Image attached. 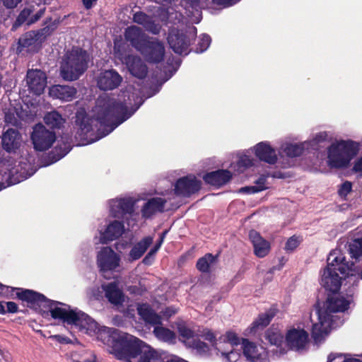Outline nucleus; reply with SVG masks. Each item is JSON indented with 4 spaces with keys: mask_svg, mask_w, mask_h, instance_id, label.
<instances>
[{
    "mask_svg": "<svg viewBox=\"0 0 362 362\" xmlns=\"http://www.w3.org/2000/svg\"><path fill=\"white\" fill-rule=\"evenodd\" d=\"M132 87L117 95L100 97L93 110L95 119H91L83 111L76 115L78 136L93 143L112 132L119 124L129 118L142 104Z\"/></svg>",
    "mask_w": 362,
    "mask_h": 362,
    "instance_id": "f257e3e1",
    "label": "nucleus"
},
{
    "mask_svg": "<svg viewBox=\"0 0 362 362\" xmlns=\"http://www.w3.org/2000/svg\"><path fill=\"white\" fill-rule=\"evenodd\" d=\"M21 298L28 301L30 308L46 317L50 313L52 318L62 320L70 325H74L81 332L90 336H95L108 346L113 345V336L124 334L106 327L100 326L93 319L77 309H72L68 305L57 301H52L43 295L33 291L21 293Z\"/></svg>",
    "mask_w": 362,
    "mask_h": 362,
    "instance_id": "f03ea898",
    "label": "nucleus"
},
{
    "mask_svg": "<svg viewBox=\"0 0 362 362\" xmlns=\"http://www.w3.org/2000/svg\"><path fill=\"white\" fill-rule=\"evenodd\" d=\"M352 302L351 296H344L333 293L326 301L317 304L310 313V320L313 323L311 335L317 344L322 343L334 327V313L344 312Z\"/></svg>",
    "mask_w": 362,
    "mask_h": 362,
    "instance_id": "7ed1b4c3",
    "label": "nucleus"
},
{
    "mask_svg": "<svg viewBox=\"0 0 362 362\" xmlns=\"http://www.w3.org/2000/svg\"><path fill=\"white\" fill-rule=\"evenodd\" d=\"M114 344L110 346V353L117 358L126 362H133L139 356V362H163L165 354L127 333L113 336Z\"/></svg>",
    "mask_w": 362,
    "mask_h": 362,
    "instance_id": "20e7f679",
    "label": "nucleus"
},
{
    "mask_svg": "<svg viewBox=\"0 0 362 362\" xmlns=\"http://www.w3.org/2000/svg\"><path fill=\"white\" fill-rule=\"evenodd\" d=\"M360 146L358 142L351 139L335 140L327 148V165L334 169L347 168L359 152Z\"/></svg>",
    "mask_w": 362,
    "mask_h": 362,
    "instance_id": "39448f33",
    "label": "nucleus"
},
{
    "mask_svg": "<svg viewBox=\"0 0 362 362\" xmlns=\"http://www.w3.org/2000/svg\"><path fill=\"white\" fill-rule=\"evenodd\" d=\"M89 56L88 53L79 48H74L68 52L64 57L60 74L66 81H74L86 70Z\"/></svg>",
    "mask_w": 362,
    "mask_h": 362,
    "instance_id": "423d86ee",
    "label": "nucleus"
},
{
    "mask_svg": "<svg viewBox=\"0 0 362 362\" xmlns=\"http://www.w3.org/2000/svg\"><path fill=\"white\" fill-rule=\"evenodd\" d=\"M135 200L130 197H117L108 201L110 214L116 218H125L127 225L133 227L139 216L135 212Z\"/></svg>",
    "mask_w": 362,
    "mask_h": 362,
    "instance_id": "0eeeda50",
    "label": "nucleus"
},
{
    "mask_svg": "<svg viewBox=\"0 0 362 362\" xmlns=\"http://www.w3.org/2000/svg\"><path fill=\"white\" fill-rule=\"evenodd\" d=\"M242 339L233 332L229 331L221 335L215 344V348L226 362H236L240 356L236 349L241 344Z\"/></svg>",
    "mask_w": 362,
    "mask_h": 362,
    "instance_id": "6e6552de",
    "label": "nucleus"
},
{
    "mask_svg": "<svg viewBox=\"0 0 362 362\" xmlns=\"http://www.w3.org/2000/svg\"><path fill=\"white\" fill-rule=\"evenodd\" d=\"M121 262V256L111 247H103L97 254V265L105 278L109 279L114 272H119Z\"/></svg>",
    "mask_w": 362,
    "mask_h": 362,
    "instance_id": "1a4fd4ad",
    "label": "nucleus"
},
{
    "mask_svg": "<svg viewBox=\"0 0 362 362\" xmlns=\"http://www.w3.org/2000/svg\"><path fill=\"white\" fill-rule=\"evenodd\" d=\"M309 341V334L301 325L298 323L289 326L285 332V348L288 350H303Z\"/></svg>",
    "mask_w": 362,
    "mask_h": 362,
    "instance_id": "9d476101",
    "label": "nucleus"
},
{
    "mask_svg": "<svg viewBox=\"0 0 362 362\" xmlns=\"http://www.w3.org/2000/svg\"><path fill=\"white\" fill-rule=\"evenodd\" d=\"M326 267L338 271L344 277L357 274L355 264L347 261L345 253L339 248L329 252Z\"/></svg>",
    "mask_w": 362,
    "mask_h": 362,
    "instance_id": "9b49d317",
    "label": "nucleus"
},
{
    "mask_svg": "<svg viewBox=\"0 0 362 362\" xmlns=\"http://www.w3.org/2000/svg\"><path fill=\"white\" fill-rule=\"evenodd\" d=\"M196 34L197 29L194 27L190 28L189 35L187 36H184L178 30L173 29L168 35V41L170 47L175 53L187 54L190 39H193Z\"/></svg>",
    "mask_w": 362,
    "mask_h": 362,
    "instance_id": "f8f14e48",
    "label": "nucleus"
},
{
    "mask_svg": "<svg viewBox=\"0 0 362 362\" xmlns=\"http://www.w3.org/2000/svg\"><path fill=\"white\" fill-rule=\"evenodd\" d=\"M31 139L34 148L37 151H42L51 147L56 139V136L44 125L38 124L33 128Z\"/></svg>",
    "mask_w": 362,
    "mask_h": 362,
    "instance_id": "ddd939ff",
    "label": "nucleus"
},
{
    "mask_svg": "<svg viewBox=\"0 0 362 362\" xmlns=\"http://www.w3.org/2000/svg\"><path fill=\"white\" fill-rule=\"evenodd\" d=\"M125 228L122 222L113 221L110 222L106 228L98 231L94 238L95 244H107L118 239L124 233Z\"/></svg>",
    "mask_w": 362,
    "mask_h": 362,
    "instance_id": "4468645a",
    "label": "nucleus"
},
{
    "mask_svg": "<svg viewBox=\"0 0 362 362\" xmlns=\"http://www.w3.org/2000/svg\"><path fill=\"white\" fill-rule=\"evenodd\" d=\"M139 52L145 59L152 63H158L163 59L165 47L163 44L156 38H148Z\"/></svg>",
    "mask_w": 362,
    "mask_h": 362,
    "instance_id": "2eb2a0df",
    "label": "nucleus"
},
{
    "mask_svg": "<svg viewBox=\"0 0 362 362\" xmlns=\"http://www.w3.org/2000/svg\"><path fill=\"white\" fill-rule=\"evenodd\" d=\"M180 340L187 346L196 349L199 353H206L209 351V346L201 341L197 335L185 325H179L177 327Z\"/></svg>",
    "mask_w": 362,
    "mask_h": 362,
    "instance_id": "dca6fc26",
    "label": "nucleus"
},
{
    "mask_svg": "<svg viewBox=\"0 0 362 362\" xmlns=\"http://www.w3.org/2000/svg\"><path fill=\"white\" fill-rule=\"evenodd\" d=\"M252 153L259 160L270 165L276 163L278 155L276 149L269 141H261L250 148Z\"/></svg>",
    "mask_w": 362,
    "mask_h": 362,
    "instance_id": "f3484780",
    "label": "nucleus"
},
{
    "mask_svg": "<svg viewBox=\"0 0 362 362\" xmlns=\"http://www.w3.org/2000/svg\"><path fill=\"white\" fill-rule=\"evenodd\" d=\"M49 34V27L44 28L37 32L27 33L19 39V45L28 48L31 52L37 51Z\"/></svg>",
    "mask_w": 362,
    "mask_h": 362,
    "instance_id": "a211bd4d",
    "label": "nucleus"
},
{
    "mask_svg": "<svg viewBox=\"0 0 362 362\" xmlns=\"http://www.w3.org/2000/svg\"><path fill=\"white\" fill-rule=\"evenodd\" d=\"M26 83L30 90L35 95H41L47 86V76L40 69L28 70L26 75Z\"/></svg>",
    "mask_w": 362,
    "mask_h": 362,
    "instance_id": "6ab92c4d",
    "label": "nucleus"
},
{
    "mask_svg": "<svg viewBox=\"0 0 362 362\" xmlns=\"http://www.w3.org/2000/svg\"><path fill=\"white\" fill-rule=\"evenodd\" d=\"M98 88L103 90H110L117 88L122 81V76L113 69L102 71L96 78Z\"/></svg>",
    "mask_w": 362,
    "mask_h": 362,
    "instance_id": "aec40b11",
    "label": "nucleus"
},
{
    "mask_svg": "<svg viewBox=\"0 0 362 362\" xmlns=\"http://www.w3.org/2000/svg\"><path fill=\"white\" fill-rule=\"evenodd\" d=\"M201 182L193 175H189L177 180L175 185V193L177 195L189 196L197 192Z\"/></svg>",
    "mask_w": 362,
    "mask_h": 362,
    "instance_id": "412c9836",
    "label": "nucleus"
},
{
    "mask_svg": "<svg viewBox=\"0 0 362 362\" xmlns=\"http://www.w3.org/2000/svg\"><path fill=\"white\" fill-rule=\"evenodd\" d=\"M242 347L245 356L252 362H267V354L262 346H257L247 339H242Z\"/></svg>",
    "mask_w": 362,
    "mask_h": 362,
    "instance_id": "4be33fe9",
    "label": "nucleus"
},
{
    "mask_svg": "<svg viewBox=\"0 0 362 362\" xmlns=\"http://www.w3.org/2000/svg\"><path fill=\"white\" fill-rule=\"evenodd\" d=\"M342 278L333 269L325 267L322 272L321 284L327 290L336 293L341 287Z\"/></svg>",
    "mask_w": 362,
    "mask_h": 362,
    "instance_id": "5701e85b",
    "label": "nucleus"
},
{
    "mask_svg": "<svg viewBox=\"0 0 362 362\" xmlns=\"http://www.w3.org/2000/svg\"><path fill=\"white\" fill-rule=\"evenodd\" d=\"M123 62L132 76L139 78H143L146 76L147 67L140 57L129 54L126 57Z\"/></svg>",
    "mask_w": 362,
    "mask_h": 362,
    "instance_id": "b1692460",
    "label": "nucleus"
},
{
    "mask_svg": "<svg viewBox=\"0 0 362 362\" xmlns=\"http://www.w3.org/2000/svg\"><path fill=\"white\" fill-rule=\"evenodd\" d=\"M125 38L139 51L148 40V37L136 26H130L126 29Z\"/></svg>",
    "mask_w": 362,
    "mask_h": 362,
    "instance_id": "393cba45",
    "label": "nucleus"
},
{
    "mask_svg": "<svg viewBox=\"0 0 362 362\" xmlns=\"http://www.w3.org/2000/svg\"><path fill=\"white\" fill-rule=\"evenodd\" d=\"M249 238L253 245L254 252L256 256L262 258L267 255L270 250V243L267 240L253 230L250 231Z\"/></svg>",
    "mask_w": 362,
    "mask_h": 362,
    "instance_id": "a878e982",
    "label": "nucleus"
},
{
    "mask_svg": "<svg viewBox=\"0 0 362 362\" xmlns=\"http://www.w3.org/2000/svg\"><path fill=\"white\" fill-rule=\"evenodd\" d=\"M76 93V88L70 86L54 85L49 89L50 97L65 102L72 100L75 98Z\"/></svg>",
    "mask_w": 362,
    "mask_h": 362,
    "instance_id": "bb28decb",
    "label": "nucleus"
},
{
    "mask_svg": "<svg viewBox=\"0 0 362 362\" xmlns=\"http://www.w3.org/2000/svg\"><path fill=\"white\" fill-rule=\"evenodd\" d=\"M165 203L166 199L160 197H156L149 199L141 209L142 216L147 218L157 212L162 211Z\"/></svg>",
    "mask_w": 362,
    "mask_h": 362,
    "instance_id": "cd10ccee",
    "label": "nucleus"
},
{
    "mask_svg": "<svg viewBox=\"0 0 362 362\" xmlns=\"http://www.w3.org/2000/svg\"><path fill=\"white\" fill-rule=\"evenodd\" d=\"M153 238L152 236H146L140 241L135 243L128 255V261L134 262L140 259L148 247L152 244Z\"/></svg>",
    "mask_w": 362,
    "mask_h": 362,
    "instance_id": "c85d7f7f",
    "label": "nucleus"
},
{
    "mask_svg": "<svg viewBox=\"0 0 362 362\" xmlns=\"http://www.w3.org/2000/svg\"><path fill=\"white\" fill-rule=\"evenodd\" d=\"M264 337L271 345L275 346L281 352H286L285 335L281 334L279 328L270 327L265 332Z\"/></svg>",
    "mask_w": 362,
    "mask_h": 362,
    "instance_id": "c756f323",
    "label": "nucleus"
},
{
    "mask_svg": "<svg viewBox=\"0 0 362 362\" xmlns=\"http://www.w3.org/2000/svg\"><path fill=\"white\" fill-rule=\"evenodd\" d=\"M230 178L231 173L227 170L211 172L203 177L206 183L218 187L226 184Z\"/></svg>",
    "mask_w": 362,
    "mask_h": 362,
    "instance_id": "7c9ffc66",
    "label": "nucleus"
},
{
    "mask_svg": "<svg viewBox=\"0 0 362 362\" xmlns=\"http://www.w3.org/2000/svg\"><path fill=\"white\" fill-rule=\"evenodd\" d=\"M309 143L303 141L300 143L285 142L280 146V150L289 158L298 157L308 149Z\"/></svg>",
    "mask_w": 362,
    "mask_h": 362,
    "instance_id": "2f4dec72",
    "label": "nucleus"
},
{
    "mask_svg": "<svg viewBox=\"0 0 362 362\" xmlns=\"http://www.w3.org/2000/svg\"><path fill=\"white\" fill-rule=\"evenodd\" d=\"M103 290L105 293L106 298L111 303L119 305L124 301V295L115 282L103 285Z\"/></svg>",
    "mask_w": 362,
    "mask_h": 362,
    "instance_id": "473e14b6",
    "label": "nucleus"
},
{
    "mask_svg": "<svg viewBox=\"0 0 362 362\" xmlns=\"http://www.w3.org/2000/svg\"><path fill=\"white\" fill-rule=\"evenodd\" d=\"M21 136L15 129H8L3 135L2 144L7 151H13L20 146Z\"/></svg>",
    "mask_w": 362,
    "mask_h": 362,
    "instance_id": "72a5a7b5",
    "label": "nucleus"
},
{
    "mask_svg": "<svg viewBox=\"0 0 362 362\" xmlns=\"http://www.w3.org/2000/svg\"><path fill=\"white\" fill-rule=\"evenodd\" d=\"M180 3L185 6L186 14L193 23H198L202 19L198 0H181Z\"/></svg>",
    "mask_w": 362,
    "mask_h": 362,
    "instance_id": "f704fd0d",
    "label": "nucleus"
},
{
    "mask_svg": "<svg viewBox=\"0 0 362 362\" xmlns=\"http://www.w3.org/2000/svg\"><path fill=\"white\" fill-rule=\"evenodd\" d=\"M133 20L135 23L142 25L148 31L157 34L160 31V25L152 20V18L142 12H137L134 14Z\"/></svg>",
    "mask_w": 362,
    "mask_h": 362,
    "instance_id": "c9c22d12",
    "label": "nucleus"
},
{
    "mask_svg": "<svg viewBox=\"0 0 362 362\" xmlns=\"http://www.w3.org/2000/svg\"><path fill=\"white\" fill-rule=\"evenodd\" d=\"M138 314L148 324H160V317L151 309L147 303L139 304L136 307Z\"/></svg>",
    "mask_w": 362,
    "mask_h": 362,
    "instance_id": "e433bc0d",
    "label": "nucleus"
},
{
    "mask_svg": "<svg viewBox=\"0 0 362 362\" xmlns=\"http://www.w3.org/2000/svg\"><path fill=\"white\" fill-rule=\"evenodd\" d=\"M351 256L355 259L357 275L362 274V239L354 240L349 245Z\"/></svg>",
    "mask_w": 362,
    "mask_h": 362,
    "instance_id": "4c0bfd02",
    "label": "nucleus"
},
{
    "mask_svg": "<svg viewBox=\"0 0 362 362\" xmlns=\"http://www.w3.org/2000/svg\"><path fill=\"white\" fill-rule=\"evenodd\" d=\"M160 324L153 325V334L156 337L163 341L175 344L176 341V335L174 332L170 329L163 327L160 325Z\"/></svg>",
    "mask_w": 362,
    "mask_h": 362,
    "instance_id": "58836bf2",
    "label": "nucleus"
},
{
    "mask_svg": "<svg viewBox=\"0 0 362 362\" xmlns=\"http://www.w3.org/2000/svg\"><path fill=\"white\" fill-rule=\"evenodd\" d=\"M44 122L50 128L60 129L64 126L66 119L58 112L52 111L45 115Z\"/></svg>",
    "mask_w": 362,
    "mask_h": 362,
    "instance_id": "ea45409f",
    "label": "nucleus"
},
{
    "mask_svg": "<svg viewBox=\"0 0 362 362\" xmlns=\"http://www.w3.org/2000/svg\"><path fill=\"white\" fill-rule=\"evenodd\" d=\"M71 356L74 362H97L95 355L83 348L73 351Z\"/></svg>",
    "mask_w": 362,
    "mask_h": 362,
    "instance_id": "a19ab883",
    "label": "nucleus"
},
{
    "mask_svg": "<svg viewBox=\"0 0 362 362\" xmlns=\"http://www.w3.org/2000/svg\"><path fill=\"white\" fill-rule=\"evenodd\" d=\"M330 139L331 135L329 133L327 132H320L316 134H314L312 136V138L309 140L305 141V142L309 143V150H315L321 144L327 141Z\"/></svg>",
    "mask_w": 362,
    "mask_h": 362,
    "instance_id": "79ce46f5",
    "label": "nucleus"
},
{
    "mask_svg": "<svg viewBox=\"0 0 362 362\" xmlns=\"http://www.w3.org/2000/svg\"><path fill=\"white\" fill-rule=\"evenodd\" d=\"M255 160L247 154H241L238 157L236 164H231L230 168L238 173L243 172L245 169L252 166Z\"/></svg>",
    "mask_w": 362,
    "mask_h": 362,
    "instance_id": "37998d69",
    "label": "nucleus"
},
{
    "mask_svg": "<svg viewBox=\"0 0 362 362\" xmlns=\"http://www.w3.org/2000/svg\"><path fill=\"white\" fill-rule=\"evenodd\" d=\"M272 318V316L268 313L260 315L258 318L251 325L250 332L255 333L259 330L262 329L269 324Z\"/></svg>",
    "mask_w": 362,
    "mask_h": 362,
    "instance_id": "c03bdc74",
    "label": "nucleus"
},
{
    "mask_svg": "<svg viewBox=\"0 0 362 362\" xmlns=\"http://www.w3.org/2000/svg\"><path fill=\"white\" fill-rule=\"evenodd\" d=\"M215 263L216 258L211 254H208L198 260L197 267L202 272H208Z\"/></svg>",
    "mask_w": 362,
    "mask_h": 362,
    "instance_id": "a18cd8bd",
    "label": "nucleus"
},
{
    "mask_svg": "<svg viewBox=\"0 0 362 362\" xmlns=\"http://www.w3.org/2000/svg\"><path fill=\"white\" fill-rule=\"evenodd\" d=\"M71 150L69 144H64V147H57L54 151L49 154L51 158V163H55L64 156H65Z\"/></svg>",
    "mask_w": 362,
    "mask_h": 362,
    "instance_id": "49530a36",
    "label": "nucleus"
},
{
    "mask_svg": "<svg viewBox=\"0 0 362 362\" xmlns=\"http://www.w3.org/2000/svg\"><path fill=\"white\" fill-rule=\"evenodd\" d=\"M173 8H168L165 11L163 7H158L156 12L153 13V18L159 19L161 21H171L173 20Z\"/></svg>",
    "mask_w": 362,
    "mask_h": 362,
    "instance_id": "de8ad7c7",
    "label": "nucleus"
},
{
    "mask_svg": "<svg viewBox=\"0 0 362 362\" xmlns=\"http://www.w3.org/2000/svg\"><path fill=\"white\" fill-rule=\"evenodd\" d=\"M327 362H362L355 358H348L345 355L338 353H332L327 357Z\"/></svg>",
    "mask_w": 362,
    "mask_h": 362,
    "instance_id": "09e8293b",
    "label": "nucleus"
},
{
    "mask_svg": "<svg viewBox=\"0 0 362 362\" xmlns=\"http://www.w3.org/2000/svg\"><path fill=\"white\" fill-rule=\"evenodd\" d=\"M26 291L27 290H20L18 288H13L6 286H4V285L0 284V295L1 296H13V293L16 291V294L18 296V298L23 300L26 301L28 303V306L30 307L28 301L25 299H23L20 296L21 293H22L23 291Z\"/></svg>",
    "mask_w": 362,
    "mask_h": 362,
    "instance_id": "8fccbe9b",
    "label": "nucleus"
},
{
    "mask_svg": "<svg viewBox=\"0 0 362 362\" xmlns=\"http://www.w3.org/2000/svg\"><path fill=\"white\" fill-rule=\"evenodd\" d=\"M32 13V10L30 8H25L23 9L21 13L19 14L16 23L13 25V28H16L23 23H28V20L30 19L28 17L30 16Z\"/></svg>",
    "mask_w": 362,
    "mask_h": 362,
    "instance_id": "3c124183",
    "label": "nucleus"
},
{
    "mask_svg": "<svg viewBox=\"0 0 362 362\" xmlns=\"http://www.w3.org/2000/svg\"><path fill=\"white\" fill-rule=\"evenodd\" d=\"M211 43V38L207 35H202L200 36L198 47H197V52L202 53L204 52Z\"/></svg>",
    "mask_w": 362,
    "mask_h": 362,
    "instance_id": "603ef678",
    "label": "nucleus"
},
{
    "mask_svg": "<svg viewBox=\"0 0 362 362\" xmlns=\"http://www.w3.org/2000/svg\"><path fill=\"white\" fill-rule=\"evenodd\" d=\"M351 172L357 177H362V153L353 162Z\"/></svg>",
    "mask_w": 362,
    "mask_h": 362,
    "instance_id": "864d4df0",
    "label": "nucleus"
},
{
    "mask_svg": "<svg viewBox=\"0 0 362 362\" xmlns=\"http://www.w3.org/2000/svg\"><path fill=\"white\" fill-rule=\"evenodd\" d=\"M302 239L298 236H292L289 238L286 243L285 249L287 251H293L300 243Z\"/></svg>",
    "mask_w": 362,
    "mask_h": 362,
    "instance_id": "5fc2aeb1",
    "label": "nucleus"
},
{
    "mask_svg": "<svg viewBox=\"0 0 362 362\" xmlns=\"http://www.w3.org/2000/svg\"><path fill=\"white\" fill-rule=\"evenodd\" d=\"M352 189L351 182L346 181L344 182L339 188L338 193L339 195L344 199H346L347 195L351 192Z\"/></svg>",
    "mask_w": 362,
    "mask_h": 362,
    "instance_id": "6e6d98bb",
    "label": "nucleus"
},
{
    "mask_svg": "<svg viewBox=\"0 0 362 362\" xmlns=\"http://www.w3.org/2000/svg\"><path fill=\"white\" fill-rule=\"evenodd\" d=\"M103 287L101 288L100 287H93L88 291L87 295L90 298L100 299L103 296Z\"/></svg>",
    "mask_w": 362,
    "mask_h": 362,
    "instance_id": "4d7b16f0",
    "label": "nucleus"
},
{
    "mask_svg": "<svg viewBox=\"0 0 362 362\" xmlns=\"http://www.w3.org/2000/svg\"><path fill=\"white\" fill-rule=\"evenodd\" d=\"M202 337L206 341H209L211 343L212 346H215V344L216 341H215V336L213 332H211L210 330L205 329L203 331L202 334Z\"/></svg>",
    "mask_w": 362,
    "mask_h": 362,
    "instance_id": "13d9d810",
    "label": "nucleus"
},
{
    "mask_svg": "<svg viewBox=\"0 0 362 362\" xmlns=\"http://www.w3.org/2000/svg\"><path fill=\"white\" fill-rule=\"evenodd\" d=\"M158 250V247L157 246L156 248H151L148 253L146 255V257L143 259V262L145 264H150L151 263L152 259L154 255Z\"/></svg>",
    "mask_w": 362,
    "mask_h": 362,
    "instance_id": "bf43d9fd",
    "label": "nucleus"
},
{
    "mask_svg": "<svg viewBox=\"0 0 362 362\" xmlns=\"http://www.w3.org/2000/svg\"><path fill=\"white\" fill-rule=\"evenodd\" d=\"M262 191V187L255 188V186H247L242 187L239 189V192L246 194H254Z\"/></svg>",
    "mask_w": 362,
    "mask_h": 362,
    "instance_id": "052dcab7",
    "label": "nucleus"
},
{
    "mask_svg": "<svg viewBox=\"0 0 362 362\" xmlns=\"http://www.w3.org/2000/svg\"><path fill=\"white\" fill-rule=\"evenodd\" d=\"M50 339H55L58 342L61 344H69L71 343V340L64 336L57 334V335H52L49 337Z\"/></svg>",
    "mask_w": 362,
    "mask_h": 362,
    "instance_id": "680f3d73",
    "label": "nucleus"
},
{
    "mask_svg": "<svg viewBox=\"0 0 362 362\" xmlns=\"http://www.w3.org/2000/svg\"><path fill=\"white\" fill-rule=\"evenodd\" d=\"M215 4L218 5H222L223 6H232L240 0H212Z\"/></svg>",
    "mask_w": 362,
    "mask_h": 362,
    "instance_id": "e2e57ef3",
    "label": "nucleus"
},
{
    "mask_svg": "<svg viewBox=\"0 0 362 362\" xmlns=\"http://www.w3.org/2000/svg\"><path fill=\"white\" fill-rule=\"evenodd\" d=\"M255 188H259L262 187V190L266 189L267 186L266 185V177L261 176L256 182L255 185H254Z\"/></svg>",
    "mask_w": 362,
    "mask_h": 362,
    "instance_id": "0e129e2a",
    "label": "nucleus"
},
{
    "mask_svg": "<svg viewBox=\"0 0 362 362\" xmlns=\"http://www.w3.org/2000/svg\"><path fill=\"white\" fill-rule=\"evenodd\" d=\"M45 10V8L40 9L35 16L30 17V19L28 20V25H30L37 21L43 16Z\"/></svg>",
    "mask_w": 362,
    "mask_h": 362,
    "instance_id": "69168bd1",
    "label": "nucleus"
},
{
    "mask_svg": "<svg viewBox=\"0 0 362 362\" xmlns=\"http://www.w3.org/2000/svg\"><path fill=\"white\" fill-rule=\"evenodd\" d=\"M5 306H6V312H8V313H16L18 310V306L16 305V303H13V302H6L5 303Z\"/></svg>",
    "mask_w": 362,
    "mask_h": 362,
    "instance_id": "338daca9",
    "label": "nucleus"
},
{
    "mask_svg": "<svg viewBox=\"0 0 362 362\" xmlns=\"http://www.w3.org/2000/svg\"><path fill=\"white\" fill-rule=\"evenodd\" d=\"M21 0H3V3L7 8H15Z\"/></svg>",
    "mask_w": 362,
    "mask_h": 362,
    "instance_id": "774afa93",
    "label": "nucleus"
}]
</instances>
